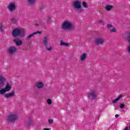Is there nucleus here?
<instances>
[{
	"label": "nucleus",
	"mask_w": 130,
	"mask_h": 130,
	"mask_svg": "<svg viewBox=\"0 0 130 130\" xmlns=\"http://www.w3.org/2000/svg\"><path fill=\"white\" fill-rule=\"evenodd\" d=\"M75 28V25L73 22L69 20H64L61 24V29L65 31L73 30Z\"/></svg>",
	"instance_id": "f257e3e1"
},
{
	"label": "nucleus",
	"mask_w": 130,
	"mask_h": 130,
	"mask_svg": "<svg viewBox=\"0 0 130 130\" xmlns=\"http://www.w3.org/2000/svg\"><path fill=\"white\" fill-rule=\"evenodd\" d=\"M26 30L22 28H14L12 31V36L13 37H17L18 36H21L24 37L25 36V32Z\"/></svg>",
	"instance_id": "f03ea898"
},
{
	"label": "nucleus",
	"mask_w": 130,
	"mask_h": 130,
	"mask_svg": "<svg viewBox=\"0 0 130 130\" xmlns=\"http://www.w3.org/2000/svg\"><path fill=\"white\" fill-rule=\"evenodd\" d=\"M73 8L75 11L77 13H82L83 10H82V3L81 1L79 0L75 1L73 3Z\"/></svg>",
	"instance_id": "7ed1b4c3"
},
{
	"label": "nucleus",
	"mask_w": 130,
	"mask_h": 130,
	"mask_svg": "<svg viewBox=\"0 0 130 130\" xmlns=\"http://www.w3.org/2000/svg\"><path fill=\"white\" fill-rule=\"evenodd\" d=\"M43 42L46 50H47V51H51V50H52V47L50 45V42H49L48 38L45 37L43 39Z\"/></svg>",
	"instance_id": "20e7f679"
},
{
	"label": "nucleus",
	"mask_w": 130,
	"mask_h": 130,
	"mask_svg": "<svg viewBox=\"0 0 130 130\" xmlns=\"http://www.w3.org/2000/svg\"><path fill=\"white\" fill-rule=\"evenodd\" d=\"M7 121L14 123L18 120V115L16 114H11L8 116L7 118Z\"/></svg>",
	"instance_id": "39448f33"
},
{
	"label": "nucleus",
	"mask_w": 130,
	"mask_h": 130,
	"mask_svg": "<svg viewBox=\"0 0 130 130\" xmlns=\"http://www.w3.org/2000/svg\"><path fill=\"white\" fill-rule=\"evenodd\" d=\"M105 42V39L102 37H98L95 39L94 43L96 45H102Z\"/></svg>",
	"instance_id": "423d86ee"
},
{
	"label": "nucleus",
	"mask_w": 130,
	"mask_h": 130,
	"mask_svg": "<svg viewBox=\"0 0 130 130\" xmlns=\"http://www.w3.org/2000/svg\"><path fill=\"white\" fill-rule=\"evenodd\" d=\"M88 98L91 101L95 100L97 98V94L95 91H90L88 93Z\"/></svg>",
	"instance_id": "0eeeda50"
},
{
	"label": "nucleus",
	"mask_w": 130,
	"mask_h": 130,
	"mask_svg": "<svg viewBox=\"0 0 130 130\" xmlns=\"http://www.w3.org/2000/svg\"><path fill=\"white\" fill-rule=\"evenodd\" d=\"M8 9L9 11L13 12V11H14L16 9V4L13 2L11 3L8 6Z\"/></svg>",
	"instance_id": "6e6552de"
},
{
	"label": "nucleus",
	"mask_w": 130,
	"mask_h": 130,
	"mask_svg": "<svg viewBox=\"0 0 130 130\" xmlns=\"http://www.w3.org/2000/svg\"><path fill=\"white\" fill-rule=\"evenodd\" d=\"M17 51V48L16 47H10L8 49V52L10 54H14L15 52Z\"/></svg>",
	"instance_id": "1a4fd4ad"
},
{
	"label": "nucleus",
	"mask_w": 130,
	"mask_h": 130,
	"mask_svg": "<svg viewBox=\"0 0 130 130\" xmlns=\"http://www.w3.org/2000/svg\"><path fill=\"white\" fill-rule=\"evenodd\" d=\"M5 98L9 99V98H12L15 97V91H13L10 93H6L4 95Z\"/></svg>",
	"instance_id": "9d476101"
},
{
	"label": "nucleus",
	"mask_w": 130,
	"mask_h": 130,
	"mask_svg": "<svg viewBox=\"0 0 130 130\" xmlns=\"http://www.w3.org/2000/svg\"><path fill=\"white\" fill-rule=\"evenodd\" d=\"M13 42H15V43L17 45V46H21V45H22V40H21L19 38H15Z\"/></svg>",
	"instance_id": "9b49d317"
},
{
	"label": "nucleus",
	"mask_w": 130,
	"mask_h": 130,
	"mask_svg": "<svg viewBox=\"0 0 130 130\" xmlns=\"http://www.w3.org/2000/svg\"><path fill=\"white\" fill-rule=\"evenodd\" d=\"M25 124L27 127H31V126H32V120H31L30 117H28V119L25 121Z\"/></svg>",
	"instance_id": "f8f14e48"
},
{
	"label": "nucleus",
	"mask_w": 130,
	"mask_h": 130,
	"mask_svg": "<svg viewBox=\"0 0 130 130\" xmlns=\"http://www.w3.org/2000/svg\"><path fill=\"white\" fill-rule=\"evenodd\" d=\"M36 87L38 88V89H42L43 87H44V84L42 82H39L36 83Z\"/></svg>",
	"instance_id": "ddd939ff"
},
{
	"label": "nucleus",
	"mask_w": 130,
	"mask_h": 130,
	"mask_svg": "<svg viewBox=\"0 0 130 130\" xmlns=\"http://www.w3.org/2000/svg\"><path fill=\"white\" fill-rule=\"evenodd\" d=\"M4 88L5 90H6V92H10V91L12 90V86L11 85V84H10V83H7Z\"/></svg>",
	"instance_id": "4468645a"
},
{
	"label": "nucleus",
	"mask_w": 130,
	"mask_h": 130,
	"mask_svg": "<svg viewBox=\"0 0 130 130\" xmlns=\"http://www.w3.org/2000/svg\"><path fill=\"white\" fill-rule=\"evenodd\" d=\"M41 31H36L35 32H33L32 34H30L28 37H27V39H30V38H32L34 35L36 34H41Z\"/></svg>",
	"instance_id": "2eb2a0df"
},
{
	"label": "nucleus",
	"mask_w": 130,
	"mask_h": 130,
	"mask_svg": "<svg viewBox=\"0 0 130 130\" xmlns=\"http://www.w3.org/2000/svg\"><path fill=\"white\" fill-rule=\"evenodd\" d=\"M87 58V54L86 53H83L80 56V60L81 61H84Z\"/></svg>",
	"instance_id": "dca6fc26"
},
{
	"label": "nucleus",
	"mask_w": 130,
	"mask_h": 130,
	"mask_svg": "<svg viewBox=\"0 0 130 130\" xmlns=\"http://www.w3.org/2000/svg\"><path fill=\"white\" fill-rule=\"evenodd\" d=\"M112 9H113V6L107 5L105 8V10H106V11H107V12H109V11H111Z\"/></svg>",
	"instance_id": "f3484780"
},
{
	"label": "nucleus",
	"mask_w": 130,
	"mask_h": 130,
	"mask_svg": "<svg viewBox=\"0 0 130 130\" xmlns=\"http://www.w3.org/2000/svg\"><path fill=\"white\" fill-rule=\"evenodd\" d=\"M122 97H123V95H122V94H119L117 99L112 101V103L115 104V103H116V102H117V101H118L120 99V98H122Z\"/></svg>",
	"instance_id": "a211bd4d"
},
{
	"label": "nucleus",
	"mask_w": 130,
	"mask_h": 130,
	"mask_svg": "<svg viewBox=\"0 0 130 130\" xmlns=\"http://www.w3.org/2000/svg\"><path fill=\"white\" fill-rule=\"evenodd\" d=\"M60 46L68 47V46H69V43H65V42H63V41H61L60 42Z\"/></svg>",
	"instance_id": "6ab92c4d"
},
{
	"label": "nucleus",
	"mask_w": 130,
	"mask_h": 130,
	"mask_svg": "<svg viewBox=\"0 0 130 130\" xmlns=\"http://www.w3.org/2000/svg\"><path fill=\"white\" fill-rule=\"evenodd\" d=\"M126 34L127 35V40L128 42H130V31H127L126 32Z\"/></svg>",
	"instance_id": "aec40b11"
},
{
	"label": "nucleus",
	"mask_w": 130,
	"mask_h": 130,
	"mask_svg": "<svg viewBox=\"0 0 130 130\" xmlns=\"http://www.w3.org/2000/svg\"><path fill=\"white\" fill-rule=\"evenodd\" d=\"M82 7H83V8H85V9H87V8H88V5H87V3H86V2H82Z\"/></svg>",
	"instance_id": "412c9836"
},
{
	"label": "nucleus",
	"mask_w": 130,
	"mask_h": 130,
	"mask_svg": "<svg viewBox=\"0 0 130 130\" xmlns=\"http://www.w3.org/2000/svg\"><path fill=\"white\" fill-rule=\"evenodd\" d=\"M28 4L30 5H32V4H34L36 2V0H27Z\"/></svg>",
	"instance_id": "4be33fe9"
},
{
	"label": "nucleus",
	"mask_w": 130,
	"mask_h": 130,
	"mask_svg": "<svg viewBox=\"0 0 130 130\" xmlns=\"http://www.w3.org/2000/svg\"><path fill=\"white\" fill-rule=\"evenodd\" d=\"M4 31V24H0V32H3Z\"/></svg>",
	"instance_id": "5701e85b"
},
{
	"label": "nucleus",
	"mask_w": 130,
	"mask_h": 130,
	"mask_svg": "<svg viewBox=\"0 0 130 130\" xmlns=\"http://www.w3.org/2000/svg\"><path fill=\"white\" fill-rule=\"evenodd\" d=\"M107 27L108 28V29H110L111 28H113V25H112L111 24H108L107 25Z\"/></svg>",
	"instance_id": "b1692460"
},
{
	"label": "nucleus",
	"mask_w": 130,
	"mask_h": 130,
	"mask_svg": "<svg viewBox=\"0 0 130 130\" xmlns=\"http://www.w3.org/2000/svg\"><path fill=\"white\" fill-rule=\"evenodd\" d=\"M47 102L49 105H50V104H51V103H52V101H51V99H48Z\"/></svg>",
	"instance_id": "393cba45"
},
{
	"label": "nucleus",
	"mask_w": 130,
	"mask_h": 130,
	"mask_svg": "<svg viewBox=\"0 0 130 130\" xmlns=\"http://www.w3.org/2000/svg\"><path fill=\"white\" fill-rule=\"evenodd\" d=\"M48 121L50 124H52V123H53V120L52 119H49Z\"/></svg>",
	"instance_id": "a878e982"
},
{
	"label": "nucleus",
	"mask_w": 130,
	"mask_h": 130,
	"mask_svg": "<svg viewBox=\"0 0 130 130\" xmlns=\"http://www.w3.org/2000/svg\"><path fill=\"white\" fill-rule=\"evenodd\" d=\"M119 107H120V108H121V109H122L124 108V105L122 104H120V106H119Z\"/></svg>",
	"instance_id": "bb28decb"
},
{
	"label": "nucleus",
	"mask_w": 130,
	"mask_h": 130,
	"mask_svg": "<svg viewBox=\"0 0 130 130\" xmlns=\"http://www.w3.org/2000/svg\"><path fill=\"white\" fill-rule=\"evenodd\" d=\"M18 21V20H17L16 18H13L12 19V21L13 22V23H16Z\"/></svg>",
	"instance_id": "cd10ccee"
},
{
	"label": "nucleus",
	"mask_w": 130,
	"mask_h": 130,
	"mask_svg": "<svg viewBox=\"0 0 130 130\" xmlns=\"http://www.w3.org/2000/svg\"><path fill=\"white\" fill-rule=\"evenodd\" d=\"M111 32H116V29L113 28L110 30Z\"/></svg>",
	"instance_id": "c85d7f7f"
},
{
	"label": "nucleus",
	"mask_w": 130,
	"mask_h": 130,
	"mask_svg": "<svg viewBox=\"0 0 130 130\" xmlns=\"http://www.w3.org/2000/svg\"><path fill=\"white\" fill-rule=\"evenodd\" d=\"M43 130H51V128H44Z\"/></svg>",
	"instance_id": "c756f323"
},
{
	"label": "nucleus",
	"mask_w": 130,
	"mask_h": 130,
	"mask_svg": "<svg viewBox=\"0 0 130 130\" xmlns=\"http://www.w3.org/2000/svg\"><path fill=\"white\" fill-rule=\"evenodd\" d=\"M127 51H128V52H130V46H129L128 47Z\"/></svg>",
	"instance_id": "7c9ffc66"
},
{
	"label": "nucleus",
	"mask_w": 130,
	"mask_h": 130,
	"mask_svg": "<svg viewBox=\"0 0 130 130\" xmlns=\"http://www.w3.org/2000/svg\"><path fill=\"white\" fill-rule=\"evenodd\" d=\"M98 23H99V24H101V23H102V20H99Z\"/></svg>",
	"instance_id": "2f4dec72"
},
{
	"label": "nucleus",
	"mask_w": 130,
	"mask_h": 130,
	"mask_svg": "<svg viewBox=\"0 0 130 130\" xmlns=\"http://www.w3.org/2000/svg\"><path fill=\"white\" fill-rule=\"evenodd\" d=\"M119 115H118V114H116V115H115V117L116 118H117V117H119Z\"/></svg>",
	"instance_id": "473e14b6"
},
{
	"label": "nucleus",
	"mask_w": 130,
	"mask_h": 130,
	"mask_svg": "<svg viewBox=\"0 0 130 130\" xmlns=\"http://www.w3.org/2000/svg\"><path fill=\"white\" fill-rule=\"evenodd\" d=\"M36 26H38V24H36Z\"/></svg>",
	"instance_id": "72a5a7b5"
},
{
	"label": "nucleus",
	"mask_w": 130,
	"mask_h": 130,
	"mask_svg": "<svg viewBox=\"0 0 130 130\" xmlns=\"http://www.w3.org/2000/svg\"><path fill=\"white\" fill-rule=\"evenodd\" d=\"M129 130H130V128H129Z\"/></svg>",
	"instance_id": "f704fd0d"
}]
</instances>
